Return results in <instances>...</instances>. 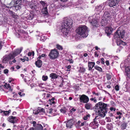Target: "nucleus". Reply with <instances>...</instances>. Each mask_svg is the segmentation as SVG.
Masks as SVG:
<instances>
[{
	"label": "nucleus",
	"instance_id": "1",
	"mask_svg": "<svg viewBox=\"0 0 130 130\" xmlns=\"http://www.w3.org/2000/svg\"><path fill=\"white\" fill-rule=\"evenodd\" d=\"M107 105L102 102H100L96 104L95 108L96 109V112H98L99 116L103 117L105 116L107 112Z\"/></svg>",
	"mask_w": 130,
	"mask_h": 130
},
{
	"label": "nucleus",
	"instance_id": "2",
	"mask_svg": "<svg viewBox=\"0 0 130 130\" xmlns=\"http://www.w3.org/2000/svg\"><path fill=\"white\" fill-rule=\"evenodd\" d=\"M73 21L70 18H66L62 24L61 31L64 35H67L69 34L70 29L72 26Z\"/></svg>",
	"mask_w": 130,
	"mask_h": 130
},
{
	"label": "nucleus",
	"instance_id": "3",
	"mask_svg": "<svg viewBox=\"0 0 130 130\" xmlns=\"http://www.w3.org/2000/svg\"><path fill=\"white\" fill-rule=\"evenodd\" d=\"M119 28L117 31L115 33L113 36V38L116 40H119L117 41V43L118 45H119L123 41L120 40V39L123 38L124 36L125 32L124 30L121 29L120 30Z\"/></svg>",
	"mask_w": 130,
	"mask_h": 130
},
{
	"label": "nucleus",
	"instance_id": "4",
	"mask_svg": "<svg viewBox=\"0 0 130 130\" xmlns=\"http://www.w3.org/2000/svg\"><path fill=\"white\" fill-rule=\"evenodd\" d=\"M76 32L79 35L83 37H86L88 35L87 27L85 25L80 26L77 28Z\"/></svg>",
	"mask_w": 130,
	"mask_h": 130
},
{
	"label": "nucleus",
	"instance_id": "5",
	"mask_svg": "<svg viewBox=\"0 0 130 130\" xmlns=\"http://www.w3.org/2000/svg\"><path fill=\"white\" fill-rule=\"evenodd\" d=\"M111 15L108 11H105L102 17L101 21V24L103 26L107 25L110 22Z\"/></svg>",
	"mask_w": 130,
	"mask_h": 130
},
{
	"label": "nucleus",
	"instance_id": "6",
	"mask_svg": "<svg viewBox=\"0 0 130 130\" xmlns=\"http://www.w3.org/2000/svg\"><path fill=\"white\" fill-rule=\"evenodd\" d=\"M22 50V48L20 49H16L13 53L12 55L11 56L8 58H4L3 60V63H5L8 60H11V59H13L14 58V57L19 54L21 52Z\"/></svg>",
	"mask_w": 130,
	"mask_h": 130
},
{
	"label": "nucleus",
	"instance_id": "7",
	"mask_svg": "<svg viewBox=\"0 0 130 130\" xmlns=\"http://www.w3.org/2000/svg\"><path fill=\"white\" fill-rule=\"evenodd\" d=\"M59 55V52L55 49L51 50L48 55L50 59L51 60L57 59Z\"/></svg>",
	"mask_w": 130,
	"mask_h": 130
},
{
	"label": "nucleus",
	"instance_id": "8",
	"mask_svg": "<svg viewBox=\"0 0 130 130\" xmlns=\"http://www.w3.org/2000/svg\"><path fill=\"white\" fill-rule=\"evenodd\" d=\"M79 100L80 102L85 103L89 102V99L87 96L83 94L79 95Z\"/></svg>",
	"mask_w": 130,
	"mask_h": 130
},
{
	"label": "nucleus",
	"instance_id": "9",
	"mask_svg": "<svg viewBox=\"0 0 130 130\" xmlns=\"http://www.w3.org/2000/svg\"><path fill=\"white\" fill-rule=\"evenodd\" d=\"M22 3H14V5H12L11 6H6V7L8 8H11L13 7H14L15 9L17 10H20L21 8V7L22 5L21 4Z\"/></svg>",
	"mask_w": 130,
	"mask_h": 130
},
{
	"label": "nucleus",
	"instance_id": "10",
	"mask_svg": "<svg viewBox=\"0 0 130 130\" xmlns=\"http://www.w3.org/2000/svg\"><path fill=\"white\" fill-rule=\"evenodd\" d=\"M33 126L35 127V130H43V127L42 125L39 123L36 124V122L35 121L32 122Z\"/></svg>",
	"mask_w": 130,
	"mask_h": 130
},
{
	"label": "nucleus",
	"instance_id": "11",
	"mask_svg": "<svg viewBox=\"0 0 130 130\" xmlns=\"http://www.w3.org/2000/svg\"><path fill=\"white\" fill-rule=\"evenodd\" d=\"M121 0H110L109 5L110 7H113L117 6Z\"/></svg>",
	"mask_w": 130,
	"mask_h": 130
},
{
	"label": "nucleus",
	"instance_id": "12",
	"mask_svg": "<svg viewBox=\"0 0 130 130\" xmlns=\"http://www.w3.org/2000/svg\"><path fill=\"white\" fill-rule=\"evenodd\" d=\"M7 120L10 122L14 123L17 122L18 119H17V117H16L10 116L8 117Z\"/></svg>",
	"mask_w": 130,
	"mask_h": 130
},
{
	"label": "nucleus",
	"instance_id": "13",
	"mask_svg": "<svg viewBox=\"0 0 130 130\" xmlns=\"http://www.w3.org/2000/svg\"><path fill=\"white\" fill-rule=\"evenodd\" d=\"M98 117V116H96L94 119L93 121L91 123V124H92L93 126H95L94 127V129L98 128L99 125L98 122L96 121L97 120L99 119V118H97Z\"/></svg>",
	"mask_w": 130,
	"mask_h": 130
},
{
	"label": "nucleus",
	"instance_id": "14",
	"mask_svg": "<svg viewBox=\"0 0 130 130\" xmlns=\"http://www.w3.org/2000/svg\"><path fill=\"white\" fill-rule=\"evenodd\" d=\"M44 112V109L43 108L40 107L38 108L37 109H35L33 110V113L35 115L38 114L40 112Z\"/></svg>",
	"mask_w": 130,
	"mask_h": 130
},
{
	"label": "nucleus",
	"instance_id": "15",
	"mask_svg": "<svg viewBox=\"0 0 130 130\" xmlns=\"http://www.w3.org/2000/svg\"><path fill=\"white\" fill-rule=\"evenodd\" d=\"M74 121L72 119L69 120L67 123L66 127L70 128H71L72 126L74 125Z\"/></svg>",
	"mask_w": 130,
	"mask_h": 130
},
{
	"label": "nucleus",
	"instance_id": "16",
	"mask_svg": "<svg viewBox=\"0 0 130 130\" xmlns=\"http://www.w3.org/2000/svg\"><path fill=\"white\" fill-rule=\"evenodd\" d=\"M88 70L89 71L91 70L95 66V63L94 62L88 61Z\"/></svg>",
	"mask_w": 130,
	"mask_h": 130
},
{
	"label": "nucleus",
	"instance_id": "17",
	"mask_svg": "<svg viewBox=\"0 0 130 130\" xmlns=\"http://www.w3.org/2000/svg\"><path fill=\"white\" fill-rule=\"evenodd\" d=\"M85 104V108L87 110L91 109H92V105L90 103H86Z\"/></svg>",
	"mask_w": 130,
	"mask_h": 130
},
{
	"label": "nucleus",
	"instance_id": "18",
	"mask_svg": "<svg viewBox=\"0 0 130 130\" xmlns=\"http://www.w3.org/2000/svg\"><path fill=\"white\" fill-rule=\"evenodd\" d=\"M57 110L53 108H50L48 112L49 113L51 114L53 116H55L57 115Z\"/></svg>",
	"mask_w": 130,
	"mask_h": 130
},
{
	"label": "nucleus",
	"instance_id": "19",
	"mask_svg": "<svg viewBox=\"0 0 130 130\" xmlns=\"http://www.w3.org/2000/svg\"><path fill=\"white\" fill-rule=\"evenodd\" d=\"M42 62L41 60H37L35 62V65L37 67L40 68L42 66Z\"/></svg>",
	"mask_w": 130,
	"mask_h": 130
},
{
	"label": "nucleus",
	"instance_id": "20",
	"mask_svg": "<svg viewBox=\"0 0 130 130\" xmlns=\"http://www.w3.org/2000/svg\"><path fill=\"white\" fill-rule=\"evenodd\" d=\"M59 75L54 73H52L50 75V77L51 78V79H54L58 78Z\"/></svg>",
	"mask_w": 130,
	"mask_h": 130
},
{
	"label": "nucleus",
	"instance_id": "21",
	"mask_svg": "<svg viewBox=\"0 0 130 130\" xmlns=\"http://www.w3.org/2000/svg\"><path fill=\"white\" fill-rule=\"evenodd\" d=\"M91 24L93 26L97 27L98 25V22L97 21V20L94 19L92 20V21L91 22Z\"/></svg>",
	"mask_w": 130,
	"mask_h": 130
},
{
	"label": "nucleus",
	"instance_id": "22",
	"mask_svg": "<svg viewBox=\"0 0 130 130\" xmlns=\"http://www.w3.org/2000/svg\"><path fill=\"white\" fill-rule=\"evenodd\" d=\"M105 32L108 36H109L112 32L111 29L109 27H107L105 30Z\"/></svg>",
	"mask_w": 130,
	"mask_h": 130
},
{
	"label": "nucleus",
	"instance_id": "23",
	"mask_svg": "<svg viewBox=\"0 0 130 130\" xmlns=\"http://www.w3.org/2000/svg\"><path fill=\"white\" fill-rule=\"evenodd\" d=\"M4 86L5 88H6L10 91H12V89L11 88V87L9 84H7L5 83L4 85Z\"/></svg>",
	"mask_w": 130,
	"mask_h": 130
},
{
	"label": "nucleus",
	"instance_id": "24",
	"mask_svg": "<svg viewBox=\"0 0 130 130\" xmlns=\"http://www.w3.org/2000/svg\"><path fill=\"white\" fill-rule=\"evenodd\" d=\"M19 32L18 34V37H19L20 36L22 37L23 35L25 33V32L24 31L22 30H18Z\"/></svg>",
	"mask_w": 130,
	"mask_h": 130
},
{
	"label": "nucleus",
	"instance_id": "25",
	"mask_svg": "<svg viewBox=\"0 0 130 130\" xmlns=\"http://www.w3.org/2000/svg\"><path fill=\"white\" fill-rule=\"evenodd\" d=\"M42 12L43 14L47 15L48 14V10L47 7H45L43 8L42 10Z\"/></svg>",
	"mask_w": 130,
	"mask_h": 130
},
{
	"label": "nucleus",
	"instance_id": "26",
	"mask_svg": "<svg viewBox=\"0 0 130 130\" xmlns=\"http://www.w3.org/2000/svg\"><path fill=\"white\" fill-rule=\"evenodd\" d=\"M79 68V71L80 73H84L85 72L86 69L84 67H80Z\"/></svg>",
	"mask_w": 130,
	"mask_h": 130
},
{
	"label": "nucleus",
	"instance_id": "27",
	"mask_svg": "<svg viewBox=\"0 0 130 130\" xmlns=\"http://www.w3.org/2000/svg\"><path fill=\"white\" fill-rule=\"evenodd\" d=\"M94 68L95 69L100 72H103L102 68L99 66H94Z\"/></svg>",
	"mask_w": 130,
	"mask_h": 130
},
{
	"label": "nucleus",
	"instance_id": "28",
	"mask_svg": "<svg viewBox=\"0 0 130 130\" xmlns=\"http://www.w3.org/2000/svg\"><path fill=\"white\" fill-rule=\"evenodd\" d=\"M127 125V123L125 122H123L121 124L122 129H124L126 128Z\"/></svg>",
	"mask_w": 130,
	"mask_h": 130
},
{
	"label": "nucleus",
	"instance_id": "29",
	"mask_svg": "<svg viewBox=\"0 0 130 130\" xmlns=\"http://www.w3.org/2000/svg\"><path fill=\"white\" fill-rule=\"evenodd\" d=\"M10 13L12 17L15 19H16L18 17V15H16L15 13L12 12V11H10Z\"/></svg>",
	"mask_w": 130,
	"mask_h": 130
},
{
	"label": "nucleus",
	"instance_id": "30",
	"mask_svg": "<svg viewBox=\"0 0 130 130\" xmlns=\"http://www.w3.org/2000/svg\"><path fill=\"white\" fill-rule=\"evenodd\" d=\"M42 5L43 8H44L45 7H47V5L46 3L43 1H40L39 2Z\"/></svg>",
	"mask_w": 130,
	"mask_h": 130
},
{
	"label": "nucleus",
	"instance_id": "31",
	"mask_svg": "<svg viewBox=\"0 0 130 130\" xmlns=\"http://www.w3.org/2000/svg\"><path fill=\"white\" fill-rule=\"evenodd\" d=\"M106 76L107 79L108 80H110L112 77L111 75L108 73H106Z\"/></svg>",
	"mask_w": 130,
	"mask_h": 130
},
{
	"label": "nucleus",
	"instance_id": "32",
	"mask_svg": "<svg viewBox=\"0 0 130 130\" xmlns=\"http://www.w3.org/2000/svg\"><path fill=\"white\" fill-rule=\"evenodd\" d=\"M90 115L89 114H87L86 116H84L83 118V119L84 120H87L88 119V118H90Z\"/></svg>",
	"mask_w": 130,
	"mask_h": 130
},
{
	"label": "nucleus",
	"instance_id": "33",
	"mask_svg": "<svg viewBox=\"0 0 130 130\" xmlns=\"http://www.w3.org/2000/svg\"><path fill=\"white\" fill-rule=\"evenodd\" d=\"M56 48L59 50H63L62 46L58 44L56 45Z\"/></svg>",
	"mask_w": 130,
	"mask_h": 130
},
{
	"label": "nucleus",
	"instance_id": "34",
	"mask_svg": "<svg viewBox=\"0 0 130 130\" xmlns=\"http://www.w3.org/2000/svg\"><path fill=\"white\" fill-rule=\"evenodd\" d=\"M102 5H100L96 7V9L97 11H99L102 9Z\"/></svg>",
	"mask_w": 130,
	"mask_h": 130
},
{
	"label": "nucleus",
	"instance_id": "35",
	"mask_svg": "<svg viewBox=\"0 0 130 130\" xmlns=\"http://www.w3.org/2000/svg\"><path fill=\"white\" fill-rule=\"evenodd\" d=\"M48 78V77L47 76L43 75L42 77V79L44 81H46Z\"/></svg>",
	"mask_w": 130,
	"mask_h": 130
},
{
	"label": "nucleus",
	"instance_id": "36",
	"mask_svg": "<svg viewBox=\"0 0 130 130\" xmlns=\"http://www.w3.org/2000/svg\"><path fill=\"white\" fill-rule=\"evenodd\" d=\"M27 18L29 20H31L34 18V16L33 15L31 14L27 16Z\"/></svg>",
	"mask_w": 130,
	"mask_h": 130
},
{
	"label": "nucleus",
	"instance_id": "37",
	"mask_svg": "<svg viewBox=\"0 0 130 130\" xmlns=\"http://www.w3.org/2000/svg\"><path fill=\"white\" fill-rule=\"evenodd\" d=\"M22 0H14V3H22Z\"/></svg>",
	"mask_w": 130,
	"mask_h": 130
},
{
	"label": "nucleus",
	"instance_id": "38",
	"mask_svg": "<svg viewBox=\"0 0 130 130\" xmlns=\"http://www.w3.org/2000/svg\"><path fill=\"white\" fill-rule=\"evenodd\" d=\"M115 89L117 91L119 90V87L118 85H117L115 86Z\"/></svg>",
	"mask_w": 130,
	"mask_h": 130
},
{
	"label": "nucleus",
	"instance_id": "39",
	"mask_svg": "<svg viewBox=\"0 0 130 130\" xmlns=\"http://www.w3.org/2000/svg\"><path fill=\"white\" fill-rule=\"evenodd\" d=\"M106 121L107 122H110L111 121V119L109 117H106Z\"/></svg>",
	"mask_w": 130,
	"mask_h": 130
},
{
	"label": "nucleus",
	"instance_id": "40",
	"mask_svg": "<svg viewBox=\"0 0 130 130\" xmlns=\"http://www.w3.org/2000/svg\"><path fill=\"white\" fill-rule=\"evenodd\" d=\"M60 111L61 112L63 113H64L66 112V110H65V109H61L60 110Z\"/></svg>",
	"mask_w": 130,
	"mask_h": 130
},
{
	"label": "nucleus",
	"instance_id": "41",
	"mask_svg": "<svg viewBox=\"0 0 130 130\" xmlns=\"http://www.w3.org/2000/svg\"><path fill=\"white\" fill-rule=\"evenodd\" d=\"M71 66L70 65H69L67 67V71H70V68H71Z\"/></svg>",
	"mask_w": 130,
	"mask_h": 130
},
{
	"label": "nucleus",
	"instance_id": "42",
	"mask_svg": "<svg viewBox=\"0 0 130 130\" xmlns=\"http://www.w3.org/2000/svg\"><path fill=\"white\" fill-rule=\"evenodd\" d=\"M48 103H49L51 105H52V104H54L55 103V102L54 101H48Z\"/></svg>",
	"mask_w": 130,
	"mask_h": 130
},
{
	"label": "nucleus",
	"instance_id": "43",
	"mask_svg": "<svg viewBox=\"0 0 130 130\" xmlns=\"http://www.w3.org/2000/svg\"><path fill=\"white\" fill-rule=\"evenodd\" d=\"M76 109L73 108H72L70 111V113H72L73 111L74 112L76 111Z\"/></svg>",
	"mask_w": 130,
	"mask_h": 130
},
{
	"label": "nucleus",
	"instance_id": "44",
	"mask_svg": "<svg viewBox=\"0 0 130 130\" xmlns=\"http://www.w3.org/2000/svg\"><path fill=\"white\" fill-rule=\"evenodd\" d=\"M99 54L97 52H95L94 53V56L98 57L99 56Z\"/></svg>",
	"mask_w": 130,
	"mask_h": 130
},
{
	"label": "nucleus",
	"instance_id": "45",
	"mask_svg": "<svg viewBox=\"0 0 130 130\" xmlns=\"http://www.w3.org/2000/svg\"><path fill=\"white\" fill-rule=\"evenodd\" d=\"M107 128L108 129L111 130V127L110 125H108L107 126Z\"/></svg>",
	"mask_w": 130,
	"mask_h": 130
},
{
	"label": "nucleus",
	"instance_id": "46",
	"mask_svg": "<svg viewBox=\"0 0 130 130\" xmlns=\"http://www.w3.org/2000/svg\"><path fill=\"white\" fill-rule=\"evenodd\" d=\"M4 74H6L8 72V70L7 69H5L4 70Z\"/></svg>",
	"mask_w": 130,
	"mask_h": 130
},
{
	"label": "nucleus",
	"instance_id": "47",
	"mask_svg": "<svg viewBox=\"0 0 130 130\" xmlns=\"http://www.w3.org/2000/svg\"><path fill=\"white\" fill-rule=\"evenodd\" d=\"M4 114L5 116H7L9 115L7 111H4Z\"/></svg>",
	"mask_w": 130,
	"mask_h": 130
},
{
	"label": "nucleus",
	"instance_id": "48",
	"mask_svg": "<svg viewBox=\"0 0 130 130\" xmlns=\"http://www.w3.org/2000/svg\"><path fill=\"white\" fill-rule=\"evenodd\" d=\"M101 63L102 64H104L105 63V62L104 61V58H101Z\"/></svg>",
	"mask_w": 130,
	"mask_h": 130
},
{
	"label": "nucleus",
	"instance_id": "49",
	"mask_svg": "<svg viewBox=\"0 0 130 130\" xmlns=\"http://www.w3.org/2000/svg\"><path fill=\"white\" fill-rule=\"evenodd\" d=\"M110 110L112 111L113 110L114 111H115L116 110V109L115 108H113V107H110Z\"/></svg>",
	"mask_w": 130,
	"mask_h": 130
},
{
	"label": "nucleus",
	"instance_id": "50",
	"mask_svg": "<svg viewBox=\"0 0 130 130\" xmlns=\"http://www.w3.org/2000/svg\"><path fill=\"white\" fill-rule=\"evenodd\" d=\"M116 113L117 115H122V113L121 112H120L119 111H117Z\"/></svg>",
	"mask_w": 130,
	"mask_h": 130
},
{
	"label": "nucleus",
	"instance_id": "51",
	"mask_svg": "<svg viewBox=\"0 0 130 130\" xmlns=\"http://www.w3.org/2000/svg\"><path fill=\"white\" fill-rule=\"evenodd\" d=\"M68 61L70 63H72L73 62V61L72 59H69Z\"/></svg>",
	"mask_w": 130,
	"mask_h": 130
},
{
	"label": "nucleus",
	"instance_id": "52",
	"mask_svg": "<svg viewBox=\"0 0 130 130\" xmlns=\"http://www.w3.org/2000/svg\"><path fill=\"white\" fill-rule=\"evenodd\" d=\"M86 123V122L84 121L83 122L81 123V124L79 125V126H83L84 125V124Z\"/></svg>",
	"mask_w": 130,
	"mask_h": 130
},
{
	"label": "nucleus",
	"instance_id": "53",
	"mask_svg": "<svg viewBox=\"0 0 130 130\" xmlns=\"http://www.w3.org/2000/svg\"><path fill=\"white\" fill-rule=\"evenodd\" d=\"M18 96V94L17 93H15L14 95H13V97L14 98H17V97Z\"/></svg>",
	"mask_w": 130,
	"mask_h": 130
},
{
	"label": "nucleus",
	"instance_id": "54",
	"mask_svg": "<svg viewBox=\"0 0 130 130\" xmlns=\"http://www.w3.org/2000/svg\"><path fill=\"white\" fill-rule=\"evenodd\" d=\"M105 63L107 66H108L109 65V62L108 60L106 61L105 62Z\"/></svg>",
	"mask_w": 130,
	"mask_h": 130
},
{
	"label": "nucleus",
	"instance_id": "55",
	"mask_svg": "<svg viewBox=\"0 0 130 130\" xmlns=\"http://www.w3.org/2000/svg\"><path fill=\"white\" fill-rule=\"evenodd\" d=\"M42 57L44 58H45L46 57V55L45 54H43L41 55Z\"/></svg>",
	"mask_w": 130,
	"mask_h": 130
},
{
	"label": "nucleus",
	"instance_id": "56",
	"mask_svg": "<svg viewBox=\"0 0 130 130\" xmlns=\"http://www.w3.org/2000/svg\"><path fill=\"white\" fill-rule=\"evenodd\" d=\"M25 59V61L26 60L27 61H28L29 60V59L28 58L26 57H24Z\"/></svg>",
	"mask_w": 130,
	"mask_h": 130
},
{
	"label": "nucleus",
	"instance_id": "57",
	"mask_svg": "<svg viewBox=\"0 0 130 130\" xmlns=\"http://www.w3.org/2000/svg\"><path fill=\"white\" fill-rule=\"evenodd\" d=\"M10 79H11V80H9L8 81V82L9 83H10L11 82L13 81L14 80L13 79H12L11 78Z\"/></svg>",
	"mask_w": 130,
	"mask_h": 130
},
{
	"label": "nucleus",
	"instance_id": "58",
	"mask_svg": "<svg viewBox=\"0 0 130 130\" xmlns=\"http://www.w3.org/2000/svg\"><path fill=\"white\" fill-rule=\"evenodd\" d=\"M109 116L110 117H112L113 116V115L112 113H110V112H109Z\"/></svg>",
	"mask_w": 130,
	"mask_h": 130
},
{
	"label": "nucleus",
	"instance_id": "59",
	"mask_svg": "<svg viewBox=\"0 0 130 130\" xmlns=\"http://www.w3.org/2000/svg\"><path fill=\"white\" fill-rule=\"evenodd\" d=\"M42 56L41 55H40L39 57L37 58V60H41L40 59L41 58Z\"/></svg>",
	"mask_w": 130,
	"mask_h": 130
},
{
	"label": "nucleus",
	"instance_id": "60",
	"mask_svg": "<svg viewBox=\"0 0 130 130\" xmlns=\"http://www.w3.org/2000/svg\"><path fill=\"white\" fill-rule=\"evenodd\" d=\"M28 56H30L31 55V53L30 52H29L28 53Z\"/></svg>",
	"mask_w": 130,
	"mask_h": 130
},
{
	"label": "nucleus",
	"instance_id": "61",
	"mask_svg": "<svg viewBox=\"0 0 130 130\" xmlns=\"http://www.w3.org/2000/svg\"><path fill=\"white\" fill-rule=\"evenodd\" d=\"M54 100H55V98H52L51 99H49V101H54Z\"/></svg>",
	"mask_w": 130,
	"mask_h": 130
},
{
	"label": "nucleus",
	"instance_id": "62",
	"mask_svg": "<svg viewBox=\"0 0 130 130\" xmlns=\"http://www.w3.org/2000/svg\"><path fill=\"white\" fill-rule=\"evenodd\" d=\"M20 68V67L18 65H17L16 66V68L17 69H19Z\"/></svg>",
	"mask_w": 130,
	"mask_h": 130
},
{
	"label": "nucleus",
	"instance_id": "63",
	"mask_svg": "<svg viewBox=\"0 0 130 130\" xmlns=\"http://www.w3.org/2000/svg\"><path fill=\"white\" fill-rule=\"evenodd\" d=\"M81 123V121H78V122L76 124H78V125L79 126V124H80Z\"/></svg>",
	"mask_w": 130,
	"mask_h": 130
},
{
	"label": "nucleus",
	"instance_id": "64",
	"mask_svg": "<svg viewBox=\"0 0 130 130\" xmlns=\"http://www.w3.org/2000/svg\"><path fill=\"white\" fill-rule=\"evenodd\" d=\"M107 88H109V89H110L111 88V86H110V85H107Z\"/></svg>",
	"mask_w": 130,
	"mask_h": 130
}]
</instances>
